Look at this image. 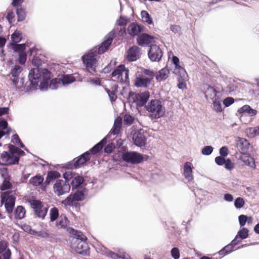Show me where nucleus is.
<instances>
[{
  "label": "nucleus",
  "mask_w": 259,
  "mask_h": 259,
  "mask_svg": "<svg viewBox=\"0 0 259 259\" xmlns=\"http://www.w3.org/2000/svg\"><path fill=\"white\" fill-rule=\"evenodd\" d=\"M234 247V245H233L231 242L230 244L227 245L223 248L220 250L219 251V254L222 255L223 256L226 255L231 252L233 251Z\"/></svg>",
  "instance_id": "33"
},
{
  "label": "nucleus",
  "mask_w": 259,
  "mask_h": 259,
  "mask_svg": "<svg viewBox=\"0 0 259 259\" xmlns=\"http://www.w3.org/2000/svg\"><path fill=\"white\" fill-rule=\"evenodd\" d=\"M213 148L211 146H206L201 150V153L204 155H209L213 152Z\"/></svg>",
  "instance_id": "48"
},
{
  "label": "nucleus",
  "mask_w": 259,
  "mask_h": 259,
  "mask_svg": "<svg viewBox=\"0 0 259 259\" xmlns=\"http://www.w3.org/2000/svg\"><path fill=\"white\" fill-rule=\"evenodd\" d=\"M67 218L64 215H61L58 221L56 223V226L59 228H65L68 224Z\"/></svg>",
  "instance_id": "30"
},
{
  "label": "nucleus",
  "mask_w": 259,
  "mask_h": 259,
  "mask_svg": "<svg viewBox=\"0 0 259 259\" xmlns=\"http://www.w3.org/2000/svg\"><path fill=\"white\" fill-rule=\"evenodd\" d=\"M242 160L247 165L253 168H255V161L253 158L244 154V156L242 157Z\"/></svg>",
  "instance_id": "32"
},
{
  "label": "nucleus",
  "mask_w": 259,
  "mask_h": 259,
  "mask_svg": "<svg viewBox=\"0 0 259 259\" xmlns=\"http://www.w3.org/2000/svg\"><path fill=\"white\" fill-rule=\"evenodd\" d=\"M141 49L137 46L130 47L126 52V58L130 62H134L139 59L141 56Z\"/></svg>",
  "instance_id": "11"
},
{
  "label": "nucleus",
  "mask_w": 259,
  "mask_h": 259,
  "mask_svg": "<svg viewBox=\"0 0 259 259\" xmlns=\"http://www.w3.org/2000/svg\"><path fill=\"white\" fill-rule=\"evenodd\" d=\"M15 197L13 195H8L5 203V206L7 212L11 213L14 209L15 204Z\"/></svg>",
  "instance_id": "23"
},
{
  "label": "nucleus",
  "mask_w": 259,
  "mask_h": 259,
  "mask_svg": "<svg viewBox=\"0 0 259 259\" xmlns=\"http://www.w3.org/2000/svg\"><path fill=\"white\" fill-rule=\"evenodd\" d=\"M91 158V154L89 151H87L77 158L73 159V161H70L66 164L65 167L68 169L77 168L81 165L85 163Z\"/></svg>",
  "instance_id": "7"
},
{
  "label": "nucleus",
  "mask_w": 259,
  "mask_h": 259,
  "mask_svg": "<svg viewBox=\"0 0 259 259\" xmlns=\"http://www.w3.org/2000/svg\"><path fill=\"white\" fill-rule=\"evenodd\" d=\"M145 108L146 110L151 113V116L154 119L162 117L165 113V108L159 100H151L145 106Z\"/></svg>",
  "instance_id": "4"
},
{
  "label": "nucleus",
  "mask_w": 259,
  "mask_h": 259,
  "mask_svg": "<svg viewBox=\"0 0 259 259\" xmlns=\"http://www.w3.org/2000/svg\"><path fill=\"white\" fill-rule=\"evenodd\" d=\"M11 187L12 185L9 180L5 178L3 181V184H2L0 189L2 191H5L11 189Z\"/></svg>",
  "instance_id": "47"
},
{
  "label": "nucleus",
  "mask_w": 259,
  "mask_h": 259,
  "mask_svg": "<svg viewBox=\"0 0 259 259\" xmlns=\"http://www.w3.org/2000/svg\"><path fill=\"white\" fill-rule=\"evenodd\" d=\"M122 158L123 161L133 164H139L144 159L142 154L135 151H127L123 153Z\"/></svg>",
  "instance_id": "8"
},
{
  "label": "nucleus",
  "mask_w": 259,
  "mask_h": 259,
  "mask_svg": "<svg viewBox=\"0 0 259 259\" xmlns=\"http://www.w3.org/2000/svg\"><path fill=\"white\" fill-rule=\"evenodd\" d=\"M61 80V84L63 85H66L72 83L75 81V79L73 76L70 74H65L62 76Z\"/></svg>",
  "instance_id": "34"
},
{
  "label": "nucleus",
  "mask_w": 259,
  "mask_h": 259,
  "mask_svg": "<svg viewBox=\"0 0 259 259\" xmlns=\"http://www.w3.org/2000/svg\"><path fill=\"white\" fill-rule=\"evenodd\" d=\"M148 55L151 61L159 62L161 59L163 53L158 46L152 45L150 46Z\"/></svg>",
  "instance_id": "10"
},
{
  "label": "nucleus",
  "mask_w": 259,
  "mask_h": 259,
  "mask_svg": "<svg viewBox=\"0 0 259 259\" xmlns=\"http://www.w3.org/2000/svg\"><path fill=\"white\" fill-rule=\"evenodd\" d=\"M143 28L144 27L143 26L133 23L128 26L127 32L130 35L136 36L143 31Z\"/></svg>",
  "instance_id": "19"
},
{
  "label": "nucleus",
  "mask_w": 259,
  "mask_h": 259,
  "mask_svg": "<svg viewBox=\"0 0 259 259\" xmlns=\"http://www.w3.org/2000/svg\"><path fill=\"white\" fill-rule=\"evenodd\" d=\"M54 191L57 196H61L68 193L70 190L69 182L63 180H58L54 185Z\"/></svg>",
  "instance_id": "9"
},
{
  "label": "nucleus",
  "mask_w": 259,
  "mask_h": 259,
  "mask_svg": "<svg viewBox=\"0 0 259 259\" xmlns=\"http://www.w3.org/2000/svg\"><path fill=\"white\" fill-rule=\"evenodd\" d=\"M169 73V70L166 68H163L160 70L156 75V78L158 81L166 79Z\"/></svg>",
  "instance_id": "28"
},
{
  "label": "nucleus",
  "mask_w": 259,
  "mask_h": 259,
  "mask_svg": "<svg viewBox=\"0 0 259 259\" xmlns=\"http://www.w3.org/2000/svg\"><path fill=\"white\" fill-rule=\"evenodd\" d=\"M63 177L65 179L64 181H67L68 182L69 180L73 179V174L71 171H66L63 174Z\"/></svg>",
  "instance_id": "62"
},
{
  "label": "nucleus",
  "mask_w": 259,
  "mask_h": 259,
  "mask_svg": "<svg viewBox=\"0 0 259 259\" xmlns=\"http://www.w3.org/2000/svg\"><path fill=\"white\" fill-rule=\"evenodd\" d=\"M26 61V55L25 53L19 54V61L21 64H23Z\"/></svg>",
  "instance_id": "64"
},
{
  "label": "nucleus",
  "mask_w": 259,
  "mask_h": 259,
  "mask_svg": "<svg viewBox=\"0 0 259 259\" xmlns=\"http://www.w3.org/2000/svg\"><path fill=\"white\" fill-rule=\"evenodd\" d=\"M186 78L183 79L180 76V78H179L178 80L179 81L177 86L179 89L183 90L186 88V85L185 82L184 81Z\"/></svg>",
  "instance_id": "60"
},
{
  "label": "nucleus",
  "mask_w": 259,
  "mask_h": 259,
  "mask_svg": "<svg viewBox=\"0 0 259 259\" xmlns=\"http://www.w3.org/2000/svg\"><path fill=\"white\" fill-rule=\"evenodd\" d=\"M52 77V73L47 69L35 67L29 71L28 79L30 84L26 89L27 92L37 89L39 87L41 91L48 88V81Z\"/></svg>",
  "instance_id": "2"
},
{
  "label": "nucleus",
  "mask_w": 259,
  "mask_h": 259,
  "mask_svg": "<svg viewBox=\"0 0 259 259\" xmlns=\"http://www.w3.org/2000/svg\"><path fill=\"white\" fill-rule=\"evenodd\" d=\"M87 81L95 85L100 86L101 85V80L99 78L89 77L87 78Z\"/></svg>",
  "instance_id": "51"
},
{
  "label": "nucleus",
  "mask_w": 259,
  "mask_h": 259,
  "mask_svg": "<svg viewBox=\"0 0 259 259\" xmlns=\"http://www.w3.org/2000/svg\"><path fill=\"white\" fill-rule=\"evenodd\" d=\"M50 220L51 222L56 221L59 217V212L57 208L54 207L50 211Z\"/></svg>",
  "instance_id": "40"
},
{
  "label": "nucleus",
  "mask_w": 259,
  "mask_h": 259,
  "mask_svg": "<svg viewBox=\"0 0 259 259\" xmlns=\"http://www.w3.org/2000/svg\"><path fill=\"white\" fill-rule=\"evenodd\" d=\"M16 14L18 17V21L22 22L24 21L26 16V9L21 6L16 8Z\"/></svg>",
  "instance_id": "27"
},
{
  "label": "nucleus",
  "mask_w": 259,
  "mask_h": 259,
  "mask_svg": "<svg viewBox=\"0 0 259 259\" xmlns=\"http://www.w3.org/2000/svg\"><path fill=\"white\" fill-rule=\"evenodd\" d=\"M250 144L248 141L242 138H238L236 141V146L238 150L243 154L247 151L249 149Z\"/></svg>",
  "instance_id": "15"
},
{
  "label": "nucleus",
  "mask_w": 259,
  "mask_h": 259,
  "mask_svg": "<svg viewBox=\"0 0 259 259\" xmlns=\"http://www.w3.org/2000/svg\"><path fill=\"white\" fill-rule=\"evenodd\" d=\"M124 69V65L120 64L111 73V76L114 78L113 80L118 82L122 83L123 80V70Z\"/></svg>",
  "instance_id": "16"
},
{
  "label": "nucleus",
  "mask_w": 259,
  "mask_h": 259,
  "mask_svg": "<svg viewBox=\"0 0 259 259\" xmlns=\"http://www.w3.org/2000/svg\"><path fill=\"white\" fill-rule=\"evenodd\" d=\"M60 174L56 171H51L48 173L45 183L48 185L50 182L60 177Z\"/></svg>",
  "instance_id": "29"
},
{
  "label": "nucleus",
  "mask_w": 259,
  "mask_h": 259,
  "mask_svg": "<svg viewBox=\"0 0 259 259\" xmlns=\"http://www.w3.org/2000/svg\"><path fill=\"white\" fill-rule=\"evenodd\" d=\"M142 73L148 76L147 78H150L151 81L153 79L155 75L154 71L150 69L143 68L142 69Z\"/></svg>",
  "instance_id": "46"
},
{
  "label": "nucleus",
  "mask_w": 259,
  "mask_h": 259,
  "mask_svg": "<svg viewBox=\"0 0 259 259\" xmlns=\"http://www.w3.org/2000/svg\"><path fill=\"white\" fill-rule=\"evenodd\" d=\"M248 230L247 228H243L237 233L236 236H238L241 239H244L248 236Z\"/></svg>",
  "instance_id": "41"
},
{
  "label": "nucleus",
  "mask_w": 259,
  "mask_h": 259,
  "mask_svg": "<svg viewBox=\"0 0 259 259\" xmlns=\"http://www.w3.org/2000/svg\"><path fill=\"white\" fill-rule=\"evenodd\" d=\"M171 256L174 259H179L180 258V251L177 247H174L170 251Z\"/></svg>",
  "instance_id": "53"
},
{
  "label": "nucleus",
  "mask_w": 259,
  "mask_h": 259,
  "mask_svg": "<svg viewBox=\"0 0 259 259\" xmlns=\"http://www.w3.org/2000/svg\"><path fill=\"white\" fill-rule=\"evenodd\" d=\"M23 70V68L19 65H15L12 69L10 73L6 75V78H8L10 84L16 90L21 89L24 83V79L20 76V74Z\"/></svg>",
  "instance_id": "3"
},
{
  "label": "nucleus",
  "mask_w": 259,
  "mask_h": 259,
  "mask_svg": "<svg viewBox=\"0 0 259 259\" xmlns=\"http://www.w3.org/2000/svg\"><path fill=\"white\" fill-rule=\"evenodd\" d=\"M83 178L80 176H76L73 178L71 182L72 189H73L74 188H77L79 187L83 183Z\"/></svg>",
  "instance_id": "31"
},
{
  "label": "nucleus",
  "mask_w": 259,
  "mask_h": 259,
  "mask_svg": "<svg viewBox=\"0 0 259 259\" xmlns=\"http://www.w3.org/2000/svg\"><path fill=\"white\" fill-rule=\"evenodd\" d=\"M134 84L138 88H147L151 83L150 78L139 76L135 79Z\"/></svg>",
  "instance_id": "21"
},
{
  "label": "nucleus",
  "mask_w": 259,
  "mask_h": 259,
  "mask_svg": "<svg viewBox=\"0 0 259 259\" xmlns=\"http://www.w3.org/2000/svg\"><path fill=\"white\" fill-rule=\"evenodd\" d=\"M29 202L31 208L34 210L35 215L37 218L44 219L47 214L48 208L45 206L42 202L39 200H30Z\"/></svg>",
  "instance_id": "6"
},
{
  "label": "nucleus",
  "mask_w": 259,
  "mask_h": 259,
  "mask_svg": "<svg viewBox=\"0 0 259 259\" xmlns=\"http://www.w3.org/2000/svg\"><path fill=\"white\" fill-rule=\"evenodd\" d=\"M213 101V109L217 112H221L222 111V105L221 101L215 98Z\"/></svg>",
  "instance_id": "43"
},
{
  "label": "nucleus",
  "mask_w": 259,
  "mask_h": 259,
  "mask_svg": "<svg viewBox=\"0 0 259 259\" xmlns=\"http://www.w3.org/2000/svg\"><path fill=\"white\" fill-rule=\"evenodd\" d=\"M172 61L175 65L174 73L180 76L183 79L188 77V74L185 69L180 66L179 59L178 57L174 56L172 58Z\"/></svg>",
  "instance_id": "13"
},
{
  "label": "nucleus",
  "mask_w": 259,
  "mask_h": 259,
  "mask_svg": "<svg viewBox=\"0 0 259 259\" xmlns=\"http://www.w3.org/2000/svg\"><path fill=\"white\" fill-rule=\"evenodd\" d=\"M72 234L76 237L75 242L79 241H87V237L81 231L72 229Z\"/></svg>",
  "instance_id": "37"
},
{
  "label": "nucleus",
  "mask_w": 259,
  "mask_h": 259,
  "mask_svg": "<svg viewBox=\"0 0 259 259\" xmlns=\"http://www.w3.org/2000/svg\"><path fill=\"white\" fill-rule=\"evenodd\" d=\"M248 130L252 137L259 135V126L253 128H250Z\"/></svg>",
  "instance_id": "59"
},
{
  "label": "nucleus",
  "mask_w": 259,
  "mask_h": 259,
  "mask_svg": "<svg viewBox=\"0 0 259 259\" xmlns=\"http://www.w3.org/2000/svg\"><path fill=\"white\" fill-rule=\"evenodd\" d=\"M25 213L26 211L23 206H18L14 211L15 218L16 220H21L24 218Z\"/></svg>",
  "instance_id": "26"
},
{
  "label": "nucleus",
  "mask_w": 259,
  "mask_h": 259,
  "mask_svg": "<svg viewBox=\"0 0 259 259\" xmlns=\"http://www.w3.org/2000/svg\"><path fill=\"white\" fill-rule=\"evenodd\" d=\"M214 160L217 165L221 166L224 164L226 159L225 157L219 156L216 157Z\"/></svg>",
  "instance_id": "58"
},
{
  "label": "nucleus",
  "mask_w": 259,
  "mask_h": 259,
  "mask_svg": "<svg viewBox=\"0 0 259 259\" xmlns=\"http://www.w3.org/2000/svg\"><path fill=\"white\" fill-rule=\"evenodd\" d=\"M224 164L225 167L228 170H231L234 167V164L231 162V160L229 158H227L225 160Z\"/></svg>",
  "instance_id": "56"
},
{
  "label": "nucleus",
  "mask_w": 259,
  "mask_h": 259,
  "mask_svg": "<svg viewBox=\"0 0 259 259\" xmlns=\"http://www.w3.org/2000/svg\"><path fill=\"white\" fill-rule=\"evenodd\" d=\"M15 13L12 11H9L8 12V14L6 16V19L8 20L10 24H12L13 22V20L15 18Z\"/></svg>",
  "instance_id": "54"
},
{
  "label": "nucleus",
  "mask_w": 259,
  "mask_h": 259,
  "mask_svg": "<svg viewBox=\"0 0 259 259\" xmlns=\"http://www.w3.org/2000/svg\"><path fill=\"white\" fill-rule=\"evenodd\" d=\"M77 244L75 250L77 253L83 255H87L89 253V247L86 241H79L75 242Z\"/></svg>",
  "instance_id": "17"
},
{
  "label": "nucleus",
  "mask_w": 259,
  "mask_h": 259,
  "mask_svg": "<svg viewBox=\"0 0 259 259\" xmlns=\"http://www.w3.org/2000/svg\"><path fill=\"white\" fill-rule=\"evenodd\" d=\"M129 21V19L125 16H120L119 19L117 20L116 23L119 26H125Z\"/></svg>",
  "instance_id": "50"
},
{
  "label": "nucleus",
  "mask_w": 259,
  "mask_h": 259,
  "mask_svg": "<svg viewBox=\"0 0 259 259\" xmlns=\"http://www.w3.org/2000/svg\"><path fill=\"white\" fill-rule=\"evenodd\" d=\"M219 92L212 87L208 86L205 92H204L205 97L207 100L210 99L213 100L215 98H218V94Z\"/></svg>",
  "instance_id": "25"
},
{
  "label": "nucleus",
  "mask_w": 259,
  "mask_h": 259,
  "mask_svg": "<svg viewBox=\"0 0 259 259\" xmlns=\"http://www.w3.org/2000/svg\"><path fill=\"white\" fill-rule=\"evenodd\" d=\"M114 148L115 145L111 143L110 144H108L104 148V152L107 153H110L112 152Z\"/></svg>",
  "instance_id": "63"
},
{
  "label": "nucleus",
  "mask_w": 259,
  "mask_h": 259,
  "mask_svg": "<svg viewBox=\"0 0 259 259\" xmlns=\"http://www.w3.org/2000/svg\"><path fill=\"white\" fill-rule=\"evenodd\" d=\"M154 36L147 33H143L137 38V41L140 46L148 45L154 41Z\"/></svg>",
  "instance_id": "20"
},
{
  "label": "nucleus",
  "mask_w": 259,
  "mask_h": 259,
  "mask_svg": "<svg viewBox=\"0 0 259 259\" xmlns=\"http://www.w3.org/2000/svg\"><path fill=\"white\" fill-rule=\"evenodd\" d=\"M109 138V134L104 138L101 141L94 146L90 150V152L93 154H95L100 152L107 143V140Z\"/></svg>",
  "instance_id": "22"
},
{
  "label": "nucleus",
  "mask_w": 259,
  "mask_h": 259,
  "mask_svg": "<svg viewBox=\"0 0 259 259\" xmlns=\"http://www.w3.org/2000/svg\"><path fill=\"white\" fill-rule=\"evenodd\" d=\"M84 194L82 190H77L74 193H71L66 199L62 201V204L65 206L77 207L78 201L84 199Z\"/></svg>",
  "instance_id": "5"
},
{
  "label": "nucleus",
  "mask_w": 259,
  "mask_h": 259,
  "mask_svg": "<svg viewBox=\"0 0 259 259\" xmlns=\"http://www.w3.org/2000/svg\"><path fill=\"white\" fill-rule=\"evenodd\" d=\"M12 41L16 43H18L21 40V34L19 32L15 31L11 35Z\"/></svg>",
  "instance_id": "49"
},
{
  "label": "nucleus",
  "mask_w": 259,
  "mask_h": 259,
  "mask_svg": "<svg viewBox=\"0 0 259 259\" xmlns=\"http://www.w3.org/2000/svg\"><path fill=\"white\" fill-rule=\"evenodd\" d=\"M234 102V99L232 97H227L223 101V104L226 107H229Z\"/></svg>",
  "instance_id": "57"
},
{
  "label": "nucleus",
  "mask_w": 259,
  "mask_h": 259,
  "mask_svg": "<svg viewBox=\"0 0 259 259\" xmlns=\"http://www.w3.org/2000/svg\"><path fill=\"white\" fill-rule=\"evenodd\" d=\"M1 158L4 165L18 164L19 160L18 156L13 155L6 151H4L1 154Z\"/></svg>",
  "instance_id": "12"
},
{
  "label": "nucleus",
  "mask_w": 259,
  "mask_h": 259,
  "mask_svg": "<svg viewBox=\"0 0 259 259\" xmlns=\"http://www.w3.org/2000/svg\"><path fill=\"white\" fill-rule=\"evenodd\" d=\"M133 140L134 144L140 147L144 146L146 144V139L141 131L135 132L133 136Z\"/></svg>",
  "instance_id": "14"
},
{
  "label": "nucleus",
  "mask_w": 259,
  "mask_h": 259,
  "mask_svg": "<svg viewBox=\"0 0 259 259\" xmlns=\"http://www.w3.org/2000/svg\"><path fill=\"white\" fill-rule=\"evenodd\" d=\"M105 91L108 95L110 101L111 102L115 101L117 99V96L114 91H110L109 89L107 88L105 89Z\"/></svg>",
  "instance_id": "52"
},
{
  "label": "nucleus",
  "mask_w": 259,
  "mask_h": 259,
  "mask_svg": "<svg viewBox=\"0 0 259 259\" xmlns=\"http://www.w3.org/2000/svg\"><path fill=\"white\" fill-rule=\"evenodd\" d=\"M141 15L143 21L147 23L148 24H153V20L149 14L146 11H142Z\"/></svg>",
  "instance_id": "36"
},
{
  "label": "nucleus",
  "mask_w": 259,
  "mask_h": 259,
  "mask_svg": "<svg viewBox=\"0 0 259 259\" xmlns=\"http://www.w3.org/2000/svg\"><path fill=\"white\" fill-rule=\"evenodd\" d=\"M13 50L19 53H24V51L26 48L25 44H17L16 43L13 45Z\"/></svg>",
  "instance_id": "39"
},
{
  "label": "nucleus",
  "mask_w": 259,
  "mask_h": 259,
  "mask_svg": "<svg viewBox=\"0 0 259 259\" xmlns=\"http://www.w3.org/2000/svg\"><path fill=\"white\" fill-rule=\"evenodd\" d=\"M150 94L148 91L138 94L136 97L137 105L140 107L144 106L148 100Z\"/></svg>",
  "instance_id": "18"
},
{
  "label": "nucleus",
  "mask_w": 259,
  "mask_h": 259,
  "mask_svg": "<svg viewBox=\"0 0 259 259\" xmlns=\"http://www.w3.org/2000/svg\"><path fill=\"white\" fill-rule=\"evenodd\" d=\"M61 84V79L56 78L50 81V84H48V87L52 90H56Z\"/></svg>",
  "instance_id": "38"
},
{
  "label": "nucleus",
  "mask_w": 259,
  "mask_h": 259,
  "mask_svg": "<svg viewBox=\"0 0 259 259\" xmlns=\"http://www.w3.org/2000/svg\"><path fill=\"white\" fill-rule=\"evenodd\" d=\"M8 148L9 151L11 154H13V155H15V154H17L18 151V148L16 147L15 146L12 145V144H9Z\"/></svg>",
  "instance_id": "61"
},
{
  "label": "nucleus",
  "mask_w": 259,
  "mask_h": 259,
  "mask_svg": "<svg viewBox=\"0 0 259 259\" xmlns=\"http://www.w3.org/2000/svg\"><path fill=\"white\" fill-rule=\"evenodd\" d=\"M104 252L107 256L110 257L113 259H119L121 257V255H119L118 254L115 253L106 248H104Z\"/></svg>",
  "instance_id": "42"
},
{
  "label": "nucleus",
  "mask_w": 259,
  "mask_h": 259,
  "mask_svg": "<svg viewBox=\"0 0 259 259\" xmlns=\"http://www.w3.org/2000/svg\"><path fill=\"white\" fill-rule=\"evenodd\" d=\"M192 164L190 162H186L184 165V175L185 178L189 181L193 179Z\"/></svg>",
  "instance_id": "24"
},
{
  "label": "nucleus",
  "mask_w": 259,
  "mask_h": 259,
  "mask_svg": "<svg viewBox=\"0 0 259 259\" xmlns=\"http://www.w3.org/2000/svg\"><path fill=\"white\" fill-rule=\"evenodd\" d=\"M44 178L39 175H36L29 180V183L33 186H39L42 183Z\"/></svg>",
  "instance_id": "35"
},
{
  "label": "nucleus",
  "mask_w": 259,
  "mask_h": 259,
  "mask_svg": "<svg viewBox=\"0 0 259 259\" xmlns=\"http://www.w3.org/2000/svg\"><path fill=\"white\" fill-rule=\"evenodd\" d=\"M248 219H249L250 221H251V217H248L244 214L240 215L238 217V220L240 226H244L247 222H248V223H249V222L248 221Z\"/></svg>",
  "instance_id": "44"
},
{
  "label": "nucleus",
  "mask_w": 259,
  "mask_h": 259,
  "mask_svg": "<svg viewBox=\"0 0 259 259\" xmlns=\"http://www.w3.org/2000/svg\"><path fill=\"white\" fill-rule=\"evenodd\" d=\"M245 201L242 197H237L234 201V206L237 209L243 207Z\"/></svg>",
  "instance_id": "45"
},
{
  "label": "nucleus",
  "mask_w": 259,
  "mask_h": 259,
  "mask_svg": "<svg viewBox=\"0 0 259 259\" xmlns=\"http://www.w3.org/2000/svg\"><path fill=\"white\" fill-rule=\"evenodd\" d=\"M220 156L225 157L228 155V148L227 146H223L220 149Z\"/></svg>",
  "instance_id": "55"
},
{
  "label": "nucleus",
  "mask_w": 259,
  "mask_h": 259,
  "mask_svg": "<svg viewBox=\"0 0 259 259\" xmlns=\"http://www.w3.org/2000/svg\"><path fill=\"white\" fill-rule=\"evenodd\" d=\"M115 35L114 30L110 31L105 37V40L102 42L98 48H95L85 53L82 56V61L85 66L86 70L90 74H93L96 72V64L97 54H102L106 52L112 42Z\"/></svg>",
  "instance_id": "1"
}]
</instances>
